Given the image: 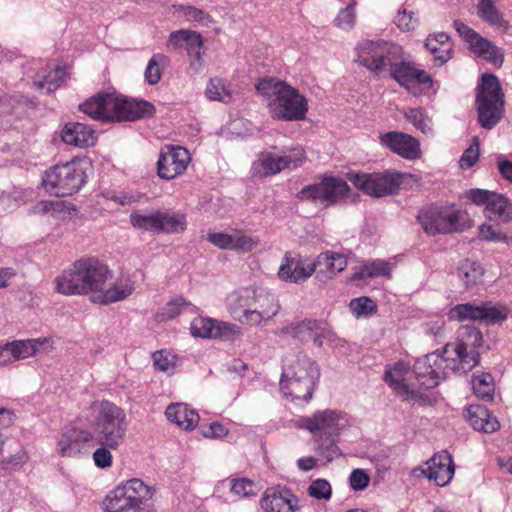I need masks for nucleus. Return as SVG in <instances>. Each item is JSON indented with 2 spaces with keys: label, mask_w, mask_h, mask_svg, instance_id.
Listing matches in <instances>:
<instances>
[{
  "label": "nucleus",
  "mask_w": 512,
  "mask_h": 512,
  "mask_svg": "<svg viewBox=\"0 0 512 512\" xmlns=\"http://www.w3.org/2000/svg\"><path fill=\"white\" fill-rule=\"evenodd\" d=\"M217 319L198 316L190 324L191 335L195 338L214 339Z\"/></svg>",
  "instance_id": "43"
},
{
  "label": "nucleus",
  "mask_w": 512,
  "mask_h": 512,
  "mask_svg": "<svg viewBox=\"0 0 512 512\" xmlns=\"http://www.w3.org/2000/svg\"><path fill=\"white\" fill-rule=\"evenodd\" d=\"M416 220L429 236L462 232L469 227L465 221V213L455 204H430L422 207Z\"/></svg>",
  "instance_id": "8"
},
{
  "label": "nucleus",
  "mask_w": 512,
  "mask_h": 512,
  "mask_svg": "<svg viewBox=\"0 0 512 512\" xmlns=\"http://www.w3.org/2000/svg\"><path fill=\"white\" fill-rule=\"evenodd\" d=\"M242 328L236 324L221 320L216 321L215 338L221 340H235L242 336Z\"/></svg>",
  "instance_id": "55"
},
{
  "label": "nucleus",
  "mask_w": 512,
  "mask_h": 512,
  "mask_svg": "<svg viewBox=\"0 0 512 512\" xmlns=\"http://www.w3.org/2000/svg\"><path fill=\"white\" fill-rule=\"evenodd\" d=\"M254 289L242 288L231 293L227 298V308L231 315L241 320L244 310L253 307Z\"/></svg>",
  "instance_id": "35"
},
{
  "label": "nucleus",
  "mask_w": 512,
  "mask_h": 512,
  "mask_svg": "<svg viewBox=\"0 0 512 512\" xmlns=\"http://www.w3.org/2000/svg\"><path fill=\"white\" fill-rule=\"evenodd\" d=\"M259 243L258 237L246 235L242 231L236 230L232 234L231 250L246 253L252 251Z\"/></svg>",
  "instance_id": "52"
},
{
  "label": "nucleus",
  "mask_w": 512,
  "mask_h": 512,
  "mask_svg": "<svg viewBox=\"0 0 512 512\" xmlns=\"http://www.w3.org/2000/svg\"><path fill=\"white\" fill-rule=\"evenodd\" d=\"M407 371L408 365L404 361H398L385 370L383 380L398 395L408 400L417 401L421 398V395L417 391L410 389L409 385L405 382L404 377Z\"/></svg>",
  "instance_id": "26"
},
{
  "label": "nucleus",
  "mask_w": 512,
  "mask_h": 512,
  "mask_svg": "<svg viewBox=\"0 0 512 512\" xmlns=\"http://www.w3.org/2000/svg\"><path fill=\"white\" fill-rule=\"evenodd\" d=\"M191 162L188 149L179 145H164L157 160V175L164 180L181 176Z\"/></svg>",
  "instance_id": "16"
},
{
  "label": "nucleus",
  "mask_w": 512,
  "mask_h": 512,
  "mask_svg": "<svg viewBox=\"0 0 512 512\" xmlns=\"http://www.w3.org/2000/svg\"><path fill=\"white\" fill-rule=\"evenodd\" d=\"M264 512H296L300 509L299 499L286 487H269L260 501Z\"/></svg>",
  "instance_id": "20"
},
{
  "label": "nucleus",
  "mask_w": 512,
  "mask_h": 512,
  "mask_svg": "<svg viewBox=\"0 0 512 512\" xmlns=\"http://www.w3.org/2000/svg\"><path fill=\"white\" fill-rule=\"evenodd\" d=\"M159 234L182 233L186 229V216L182 213H171L158 210Z\"/></svg>",
  "instance_id": "37"
},
{
  "label": "nucleus",
  "mask_w": 512,
  "mask_h": 512,
  "mask_svg": "<svg viewBox=\"0 0 512 512\" xmlns=\"http://www.w3.org/2000/svg\"><path fill=\"white\" fill-rule=\"evenodd\" d=\"M485 215L491 221L507 223L512 220V204L507 197L494 192L485 208Z\"/></svg>",
  "instance_id": "33"
},
{
  "label": "nucleus",
  "mask_w": 512,
  "mask_h": 512,
  "mask_svg": "<svg viewBox=\"0 0 512 512\" xmlns=\"http://www.w3.org/2000/svg\"><path fill=\"white\" fill-rule=\"evenodd\" d=\"M253 307L257 308L269 320L280 311V304L276 295L266 289H254Z\"/></svg>",
  "instance_id": "36"
},
{
  "label": "nucleus",
  "mask_w": 512,
  "mask_h": 512,
  "mask_svg": "<svg viewBox=\"0 0 512 512\" xmlns=\"http://www.w3.org/2000/svg\"><path fill=\"white\" fill-rule=\"evenodd\" d=\"M174 13L182 17L186 22L201 23L206 25L210 21V16L204 10L191 5L174 6Z\"/></svg>",
  "instance_id": "50"
},
{
  "label": "nucleus",
  "mask_w": 512,
  "mask_h": 512,
  "mask_svg": "<svg viewBox=\"0 0 512 512\" xmlns=\"http://www.w3.org/2000/svg\"><path fill=\"white\" fill-rule=\"evenodd\" d=\"M338 437L339 435L315 438L318 445L319 455L325 458L328 462H331L342 455L337 445Z\"/></svg>",
  "instance_id": "48"
},
{
  "label": "nucleus",
  "mask_w": 512,
  "mask_h": 512,
  "mask_svg": "<svg viewBox=\"0 0 512 512\" xmlns=\"http://www.w3.org/2000/svg\"><path fill=\"white\" fill-rule=\"evenodd\" d=\"M479 237L486 241L509 243L510 238L500 230H496L490 224H482L479 227Z\"/></svg>",
  "instance_id": "61"
},
{
  "label": "nucleus",
  "mask_w": 512,
  "mask_h": 512,
  "mask_svg": "<svg viewBox=\"0 0 512 512\" xmlns=\"http://www.w3.org/2000/svg\"><path fill=\"white\" fill-rule=\"evenodd\" d=\"M197 307L183 297L171 299L157 314L159 321L174 319L178 315L189 312L194 313Z\"/></svg>",
  "instance_id": "38"
},
{
  "label": "nucleus",
  "mask_w": 512,
  "mask_h": 512,
  "mask_svg": "<svg viewBox=\"0 0 512 512\" xmlns=\"http://www.w3.org/2000/svg\"><path fill=\"white\" fill-rule=\"evenodd\" d=\"M131 225L138 230L159 234V216L158 210L152 212L134 211L130 214Z\"/></svg>",
  "instance_id": "39"
},
{
  "label": "nucleus",
  "mask_w": 512,
  "mask_h": 512,
  "mask_svg": "<svg viewBox=\"0 0 512 512\" xmlns=\"http://www.w3.org/2000/svg\"><path fill=\"white\" fill-rule=\"evenodd\" d=\"M61 139L65 144L84 148L95 144L96 135L95 131L84 123L69 122L61 131Z\"/></svg>",
  "instance_id": "28"
},
{
  "label": "nucleus",
  "mask_w": 512,
  "mask_h": 512,
  "mask_svg": "<svg viewBox=\"0 0 512 512\" xmlns=\"http://www.w3.org/2000/svg\"><path fill=\"white\" fill-rule=\"evenodd\" d=\"M205 95L212 101L229 103L232 99L230 90L227 88L225 80L221 78H212L208 82Z\"/></svg>",
  "instance_id": "46"
},
{
  "label": "nucleus",
  "mask_w": 512,
  "mask_h": 512,
  "mask_svg": "<svg viewBox=\"0 0 512 512\" xmlns=\"http://www.w3.org/2000/svg\"><path fill=\"white\" fill-rule=\"evenodd\" d=\"M228 428L219 422L202 424L200 433L205 438H223L228 434Z\"/></svg>",
  "instance_id": "63"
},
{
  "label": "nucleus",
  "mask_w": 512,
  "mask_h": 512,
  "mask_svg": "<svg viewBox=\"0 0 512 512\" xmlns=\"http://www.w3.org/2000/svg\"><path fill=\"white\" fill-rule=\"evenodd\" d=\"M356 22L355 2L352 1L345 8L341 9L334 19L335 25L342 30H349Z\"/></svg>",
  "instance_id": "58"
},
{
  "label": "nucleus",
  "mask_w": 512,
  "mask_h": 512,
  "mask_svg": "<svg viewBox=\"0 0 512 512\" xmlns=\"http://www.w3.org/2000/svg\"><path fill=\"white\" fill-rule=\"evenodd\" d=\"M110 447L107 445H100L92 455L94 464L97 468L107 469L110 468L113 464V456Z\"/></svg>",
  "instance_id": "60"
},
{
  "label": "nucleus",
  "mask_w": 512,
  "mask_h": 512,
  "mask_svg": "<svg viewBox=\"0 0 512 512\" xmlns=\"http://www.w3.org/2000/svg\"><path fill=\"white\" fill-rule=\"evenodd\" d=\"M281 335H289L301 342L312 339L314 345L322 347L324 344L331 348L339 346L340 338L329 328L326 322L316 319H303L293 321L280 330Z\"/></svg>",
  "instance_id": "14"
},
{
  "label": "nucleus",
  "mask_w": 512,
  "mask_h": 512,
  "mask_svg": "<svg viewBox=\"0 0 512 512\" xmlns=\"http://www.w3.org/2000/svg\"><path fill=\"white\" fill-rule=\"evenodd\" d=\"M93 439L92 431L75 425H67L62 428L57 438L56 452L61 457H77L82 453L83 445L93 441Z\"/></svg>",
  "instance_id": "18"
},
{
  "label": "nucleus",
  "mask_w": 512,
  "mask_h": 512,
  "mask_svg": "<svg viewBox=\"0 0 512 512\" xmlns=\"http://www.w3.org/2000/svg\"><path fill=\"white\" fill-rule=\"evenodd\" d=\"M349 193L350 187L344 179L325 175L319 182L303 187L298 192L297 198L300 201H311L329 207L348 198Z\"/></svg>",
  "instance_id": "12"
},
{
  "label": "nucleus",
  "mask_w": 512,
  "mask_h": 512,
  "mask_svg": "<svg viewBox=\"0 0 512 512\" xmlns=\"http://www.w3.org/2000/svg\"><path fill=\"white\" fill-rule=\"evenodd\" d=\"M508 311L505 307H497L489 302L475 305L472 303L458 304L448 312L449 320H481L486 323L495 324L507 318Z\"/></svg>",
  "instance_id": "17"
},
{
  "label": "nucleus",
  "mask_w": 512,
  "mask_h": 512,
  "mask_svg": "<svg viewBox=\"0 0 512 512\" xmlns=\"http://www.w3.org/2000/svg\"><path fill=\"white\" fill-rule=\"evenodd\" d=\"M391 264L385 260H369L366 261L358 272L355 273L354 278L364 280L367 278H374L378 276L390 277Z\"/></svg>",
  "instance_id": "40"
},
{
  "label": "nucleus",
  "mask_w": 512,
  "mask_h": 512,
  "mask_svg": "<svg viewBox=\"0 0 512 512\" xmlns=\"http://www.w3.org/2000/svg\"><path fill=\"white\" fill-rule=\"evenodd\" d=\"M168 58L163 53H155L150 60L144 71V79L149 85H156L160 82L162 77L161 64H166Z\"/></svg>",
  "instance_id": "47"
},
{
  "label": "nucleus",
  "mask_w": 512,
  "mask_h": 512,
  "mask_svg": "<svg viewBox=\"0 0 512 512\" xmlns=\"http://www.w3.org/2000/svg\"><path fill=\"white\" fill-rule=\"evenodd\" d=\"M46 342V339H27V340H15L9 342L10 348L13 352V358L15 360L26 359L37 353L40 346Z\"/></svg>",
  "instance_id": "42"
},
{
  "label": "nucleus",
  "mask_w": 512,
  "mask_h": 512,
  "mask_svg": "<svg viewBox=\"0 0 512 512\" xmlns=\"http://www.w3.org/2000/svg\"><path fill=\"white\" fill-rule=\"evenodd\" d=\"M230 490L241 497L256 495V485L248 478H234L230 481Z\"/></svg>",
  "instance_id": "59"
},
{
  "label": "nucleus",
  "mask_w": 512,
  "mask_h": 512,
  "mask_svg": "<svg viewBox=\"0 0 512 512\" xmlns=\"http://www.w3.org/2000/svg\"><path fill=\"white\" fill-rule=\"evenodd\" d=\"M79 419H84L97 433L99 445L118 449L127 432L126 415L123 409L108 400L94 401Z\"/></svg>",
  "instance_id": "4"
},
{
  "label": "nucleus",
  "mask_w": 512,
  "mask_h": 512,
  "mask_svg": "<svg viewBox=\"0 0 512 512\" xmlns=\"http://www.w3.org/2000/svg\"><path fill=\"white\" fill-rule=\"evenodd\" d=\"M349 307L357 318L371 316L377 311L374 301L365 296L352 299Z\"/></svg>",
  "instance_id": "54"
},
{
  "label": "nucleus",
  "mask_w": 512,
  "mask_h": 512,
  "mask_svg": "<svg viewBox=\"0 0 512 512\" xmlns=\"http://www.w3.org/2000/svg\"><path fill=\"white\" fill-rule=\"evenodd\" d=\"M167 419L184 430H193L199 423L198 412L185 403H172L165 411Z\"/></svg>",
  "instance_id": "30"
},
{
  "label": "nucleus",
  "mask_w": 512,
  "mask_h": 512,
  "mask_svg": "<svg viewBox=\"0 0 512 512\" xmlns=\"http://www.w3.org/2000/svg\"><path fill=\"white\" fill-rule=\"evenodd\" d=\"M135 290L134 282L130 277H122L116 280L108 288L103 287V290L93 296V302L100 305H108L111 303L119 302L128 298Z\"/></svg>",
  "instance_id": "29"
},
{
  "label": "nucleus",
  "mask_w": 512,
  "mask_h": 512,
  "mask_svg": "<svg viewBox=\"0 0 512 512\" xmlns=\"http://www.w3.org/2000/svg\"><path fill=\"white\" fill-rule=\"evenodd\" d=\"M455 468L452 456L445 450L436 453L426 463L422 473L437 486L447 485L454 476Z\"/></svg>",
  "instance_id": "24"
},
{
  "label": "nucleus",
  "mask_w": 512,
  "mask_h": 512,
  "mask_svg": "<svg viewBox=\"0 0 512 512\" xmlns=\"http://www.w3.org/2000/svg\"><path fill=\"white\" fill-rule=\"evenodd\" d=\"M23 73L32 80L34 88L43 94L55 92L67 76L64 67L47 59H33L26 62L23 65Z\"/></svg>",
  "instance_id": "13"
},
{
  "label": "nucleus",
  "mask_w": 512,
  "mask_h": 512,
  "mask_svg": "<svg viewBox=\"0 0 512 512\" xmlns=\"http://www.w3.org/2000/svg\"><path fill=\"white\" fill-rule=\"evenodd\" d=\"M319 378V366L307 354L298 352L283 359L280 389L286 399L295 403H308L313 397Z\"/></svg>",
  "instance_id": "3"
},
{
  "label": "nucleus",
  "mask_w": 512,
  "mask_h": 512,
  "mask_svg": "<svg viewBox=\"0 0 512 512\" xmlns=\"http://www.w3.org/2000/svg\"><path fill=\"white\" fill-rule=\"evenodd\" d=\"M86 180L84 164L73 160L47 169L42 176V186L51 195L65 197L78 192Z\"/></svg>",
  "instance_id": "9"
},
{
  "label": "nucleus",
  "mask_w": 512,
  "mask_h": 512,
  "mask_svg": "<svg viewBox=\"0 0 512 512\" xmlns=\"http://www.w3.org/2000/svg\"><path fill=\"white\" fill-rule=\"evenodd\" d=\"M78 267L80 268V276L84 281L85 295L89 293L98 294L111 277L109 267L94 257L79 259Z\"/></svg>",
  "instance_id": "19"
},
{
  "label": "nucleus",
  "mask_w": 512,
  "mask_h": 512,
  "mask_svg": "<svg viewBox=\"0 0 512 512\" xmlns=\"http://www.w3.org/2000/svg\"><path fill=\"white\" fill-rule=\"evenodd\" d=\"M315 267L309 259H303L299 255L286 253L278 270V276L285 282L299 283L307 280Z\"/></svg>",
  "instance_id": "23"
},
{
  "label": "nucleus",
  "mask_w": 512,
  "mask_h": 512,
  "mask_svg": "<svg viewBox=\"0 0 512 512\" xmlns=\"http://www.w3.org/2000/svg\"><path fill=\"white\" fill-rule=\"evenodd\" d=\"M356 55L359 65L376 75L388 69L391 78L413 94L417 93V87L430 90L433 86V79L428 73L403 59L402 47L396 43L364 40L357 45Z\"/></svg>",
  "instance_id": "2"
},
{
  "label": "nucleus",
  "mask_w": 512,
  "mask_h": 512,
  "mask_svg": "<svg viewBox=\"0 0 512 512\" xmlns=\"http://www.w3.org/2000/svg\"><path fill=\"white\" fill-rule=\"evenodd\" d=\"M493 194L494 192L489 190L473 188L465 191L461 195V199L467 204L471 203L477 206H485L486 208Z\"/></svg>",
  "instance_id": "57"
},
{
  "label": "nucleus",
  "mask_w": 512,
  "mask_h": 512,
  "mask_svg": "<svg viewBox=\"0 0 512 512\" xmlns=\"http://www.w3.org/2000/svg\"><path fill=\"white\" fill-rule=\"evenodd\" d=\"M406 176L400 172H349L347 174L348 180L352 185L361 191L363 194L381 198L388 195L395 194Z\"/></svg>",
  "instance_id": "10"
},
{
  "label": "nucleus",
  "mask_w": 512,
  "mask_h": 512,
  "mask_svg": "<svg viewBox=\"0 0 512 512\" xmlns=\"http://www.w3.org/2000/svg\"><path fill=\"white\" fill-rule=\"evenodd\" d=\"M379 139L383 146L405 159L414 160L420 156V143L409 134L391 131L381 134Z\"/></svg>",
  "instance_id": "22"
},
{
  "label": "nucleus",
  "mask_w": 512,
  "mask_h": 512,
  "mask_svg": "<svg viewBox=\"0 0 512 512\" xmlns=\"http://www.w3.org/2000/svg\"><path fill=\"white\" fill-rule=\"evenodd\" d=\"M167 45L175 50H185L188 54L194 49H202L204 39L202 35L190 29H179L169 34Z\"/></svg>",
  "instance_id": "31"
},
{
  "label": "nucleus",
  "mask_w": 512,
  "mask_h": 512,
  "mask_svg": "<svg viewBox=\"0 0 512 512\" xmlns=\"http://www.w3.org/2000/svg\"><path fill=\"white\" fill-rule=\"evenodd\" d=\"M406 119L423 134H432V121L422 108H411L405 113Z\"/></svg>",
  "instance_id": "51"
},
{
  "label": "nucleus",
  "mask_w": 512,
  "mask_h": 512,
  "mask_svg": "<svg viewBox=\"0 0 512 512\" xmlns=\"http://www.w3.org/2000/svg\"><path fill=\"white\" fill-rule=\"evenodd\" d=\"M115 98L112 94H97L80 104L79 109L95 120L114 122Z\"/></svg>",
  "instance_id": "25"
},
{
  "label": "nucleus",
  "mask_w": 512,
  "mask_h": 512,
  "mask_svg": "<svg viewBox=\"0 0 512 512\" xmlns=\"http://www.w3.org/2000/svg\"><path fill=\"white\" fill-rule=\"evenodd\" d=\"M477 15L484 22L493 27H505L502 13L497 9L493 0H479L477 4Z\"/></svg>",
  "instance_id": "41"
},
{
  "label": "nucleus",
  "mask_w": 512,
  "mask_h": 512,
  "mask_svg": "<svg viewBox=\"0 0 512 512\" xmlns=\"http://www.w3.org/2000/svg\"><path fill=\"white\" fill-rule=\"evenodd\" d=\"M344 414L333 409L318 410L312 416L295 420V426L309 431L315 438L339 435Z\"/></svg>",
  "instance_id": "15"
},
{
  "label": "nucleus",
  "mask_w": 512,
  "mask_h": 512,
  "mask_svg": "<svg viewBox=\"0 0 512 512\" xmlns=\"http://www.w3.org/2000/svg\"><path fill=\"white\" fill-rule=\"evenodd\" d=\"M255 88L266 99L274 118L282 121L305 119L308 111L306 98L285 81L264 78L258 81Z\"/></svg>",
  "instance_id": "5"
},
{
  "label": "nucleus",
  "mask_w": 512,
  "mask_h": 512,
  "mask_svg": "<svg viewBox=\"0 0 512 512\" xmlns=\"http://www.w3.org/2000/svg\"><path fill=\"white\" fill-rule=\"evenodd\" d=\"M321 259L327 263V267L330 269V276H335L337 273L342 272L347 267L346 257L338 252L325 251L321 253Z\"/></svg>",
  "instance_id": "56"
},
{
  "label": "nucleus",
  "mask_w": 512,
  "mask_h": 512,
  "mask_svg": "<svg viewBox=\"0 0 512 512\" xmlns=\"http://www.w3.org/2000/svg\"><path fill=\"white\" fill-rule=\"evenodd\" d=\"M483 275V269L477 262L465 260L457 269L458 278L466 287L477 283Z\"/></svg>",
  "instance_id": "45"
},
{
  "label": "nucleus",
  "mask_w": 512,
  "mask_h": 512,
  "mask_svg": "<svg viewBox=\"0 0 512 512\" xmlns=\"http://www.w3.org/2000/svg\"><path fill=\"white\" fill-rule=\"evenodd\" d=\"M155 489L133 478L111 490L103 501L106 512H152Z\"/></svg>",
  "instance_id": "6"
},
{
  "label": "nucleus",
  "mask_w": 512,
  "mask_h": 512,
  "mask_svg": "<svg viewBox=\"0 0 512 512\" xmlns=\"http://www.w3.org/2000/svg\"><path fill=\"white\" fill-rule=\"evenodd\" d=\"M482 332L471 325L461 326L456 333L454 344H447L444 353L452 350L454 358L433 352L418 358L414 363L417 381L425 389L439 385L442 379L452 374H466L480 362L483 347Z\"/></svg>",
  "instance_id": "1"
},
{
  "label": "nucleus",
  "mask_w": 512,
  "mask_h": 512,
  "mask_svg": "<svg viewBox=\"0 0 512 512\" xmlns=\"http://www.w3.org/2000/svg\"><path fill=\"white\" fill-rule=\"evenodd\" d=\"M478 122L484 129L494 128L504 115V94L498 78L486 73L480 78L475 98Z\"/></svg>",
  "instance_id": "7"
},
{
  "label": "nucleus",
  "mask_w": 512,
  "mask_h": 512,
  "mask_svg": "<svg viewBox=\"0 0 512 512\" xmlns=\"http://www.w3.org/2000/svg\"><path fill=\"white\" fill-rule=\"evenodd\" d=\"M307 493L316 500H330L332 497V487L328 480L317 478L311 481Z\"/></svg>",
  "instance_id": "53"
},
{
  "label": "nucleus",
  "mask_w": 512,
  "mask_h": 512,
  "mask_svg": "<svg viewBox=\"0 0 512 512\" xmlns=\"http://www.w3.org/2000/svg\"><path fill=\"white\" fill-rule=\"evenodd\" d=\"M469 47L474 54L486 61L497 66L502 65L504 58L501 50L480 34L474 38V40L469 44Z\"/></svg>",
  "instance_id": "34"
},
{
  "label": "nucleus",
  "mask_w": 512,
  "mask_h": 512,
  "mask_svg": "<svg viewBox=\"0 0 512 512\" xmlns=\"http://www.w3.org/2000/svg\"><path fill=\"white\" fill-rule=\"evenodd\" d=\"M395 23L403 31H410L415 28L417 20L414 18L413 12H408L406 9L399 10Z\"/></svg>",
  "instance_id": "64"
},
{
  "label": "nucleus",
  "mask_w": 512,
  "mask_h": 512,
  "mask_svg": "<svg viewBox=\"0 0 512 512\" xmlns=\"http://www.w3.org/2000/svg\"><path fill=\"white\" fill-rule=\"evenodd\" d=\"M78 260L65 269L55 280V290L63 295H85V286L80 276Z\"/></svg>",
  "instance_id": "27"
},
{
  "label": "nucleus",
  "mask_w": 512,
  "mask_h": 512,
  "mask_svg": "<svg viewBox=\"0 0 512 512\" xmlns=\"http://www.w3.org/2000/svg\"><path fill=\"white\" fill-rule=\"evenodd\" d=\"M467 417L473 429L480 432L492 433L500 426L498 420L483 405H470L467 409Z\"/></svg>",
  "instance_id": "32"
},
{
  "label": "nucleus",
  "mask_w": 512,
  "mask_h": 512,
  "mask_svg": "<svg viewBox=\"0 0 512 512\" xmlns=\"http://www.w3.org/2000/svg\"><path fill=\"white\" fill-rule=\"evenodd\" d=\"M153 364L156 370L172 375L177 369V356L167 350H159L152 354Z\"/></svg>",
  "instance_id": "49"
},
{
  "label": "nucleus",
  "mask_w": 512,
  "mask_h": 512,
  "mask_svg": "<svg viewBox=\"0 0 512 512\" xmlns=\"http://www.w3.org/2000/svg\"><path fill=\"white\" fill-rule=\"evenodd\" d=\"M114 122L135 121L141 118L153 116L154 105L142 99H128L125 97L115 98Z\"/></svg>",
  "instance_id": "21"
},
{
  "label": "nucleus",
  "mask_w": 512,
  "mask_h": 512,
  "mask_svg": "<svg viewBox=\"0 0 512 512\" xmlns=\"http://www.w3.org/2000/svg\"><path fill=\"white\" fill-rule=\"evenodd\" d=\"M472 389L475 395L483 400H492L494 392V381L490 373H481L473 375Z\"/></svg>",
  "instance_id": "44"
},
{
  "label": "nucleus",
  "mask_w": 512,
  "mask_h": 512,
  "mask_svg": "<svg viewBox=\"0 0 512 512\" xmlns=\"http://www.w3.org/2000/svg\"><path fill=\"white\" fill-rule=\"evenodd\" d=\"M370 482V476L364 469H354L349 476V485L354 491L364 490Z\"/></svg>",
  "instance_id": "62"
},
{
  "label": "nucleus",
  "mask_w": 512,
  "mask_h": 512,
  "mask_svg": "<svg viewBox=\"0 0 512 512\" xmlns=\"http://www.w3.org/2000/svg\"><path fill=\"white\" fill-rule=\"evenodd\" d=\"M305 159V151L299 146L283 149L279 153L263 151L252 165V175L263 178L278 174L285 169H296L304 163Z\"/></svg>",
  "instance_id": "11"
}]
</instances>
